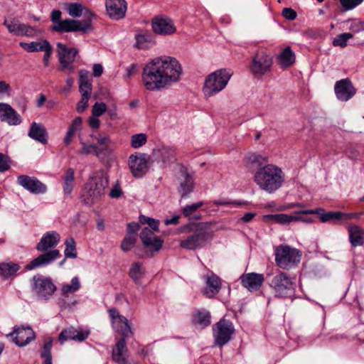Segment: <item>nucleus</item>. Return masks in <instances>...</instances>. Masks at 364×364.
Returning <instances> with one entry per match:
<instances>
[{
    "label": "nucleus",
    "instance_id": "obj_1",
    "mask_svg": "<svg viewBox=\"0 0 364 364\" xmlns=\"http://www.w3.org/2000/svg\"><path fill=\"white\" fill-rule=\"evenodd\" d=\"M182 67L173 57L160 56L151 60L144 68L143 82L147 90L168 89L178 82Z\"/></svg>",
    "mask_w": 364,
    "mask_h": 364
},
{
    "label": "nucleus",
    "instance_id": "obj_2",
    "mask_svg": "<svg viewBox=\"0 0 364 364\" xmlns=\"http://www.w3.org/2000/svg\"><path fill=\"white\" fill-rule=\"evenodd\" d=\"M60 240V235L55 231L47 232L43 235L39 242L36 245V250L44 253L33 259L26 265V269L31 270L38 267L46 266L60 257L58 250H48L55 247Z\"/></svg>",
    "mask_w": 364,
    "mask_h": 364
},
{
    "label": "nucleus",
    "instance_id": "obj_3",
    "mask_svg": "<svg viewBox=\"0 0 364 364\" xmlns=\"http://www.w3.org/2000/svg\"><path fill=\"white\" fill-rule=\"evenodd\" d=\"M285 180L282 169L273 164L258 168L254 173L253 181L259 188L267 193L279 190Z\"/></svg>",
    "mask_w": 364,
    "mask_h": 364
},
{
    "label": "nucleus",
    "instance_id": "obj_4",
    "mask_svg": "<svg viewBox=\"0 0 364 364\" xmlns=\"http://www.w3.org/2000/svg\"><path fill=\"white\" fill-rule=\"evenodd\" d=\"M178 231L189 234L186 239L180 242L181 247L186 250L203 247L213 237V230L208 223H192L180 228Z\"/></svg>",
    "mask_w": 364,
    "mask_h": 364
},
{
    "label": "nucleus",
    "instance_id": "obj_5",
    "mask_svg": "<svg viewBox=\"0 0 364 364\" xmlns=\"http://www.w3.org/2000/svg\"><path fill=\"white\" fill-rule=\"evenodd\" d=\"M109 184V177L104 171L96 172L85 184L81 195L82 202L91 206L100 200Z\"/></svg>",
    "mask_w": 364,
    "mask_h": 364
},
{
    "label": "nucleus",
    "instance_id": "obj_6",
    "mask_svg": "<svg viewBox=\"0 0 364 364\" xmlns=\"http://www.w3.org/2000/svg\"><path fill=\"white\" fill-rule=\"evenodd\" d=\"M62 12L60 10H53L50 21L53 23L51 31L58 33H70L81 31L87 33L92 30L91 18L79 21L73 18L61 19Z\"/></svg>",
    "mask_w": 364,
    "mask_h": 364
},
{
    "label": "nucleus",
    "instance_id": "obj_7",
    "mask_svg": "<svg viewBox=\"0 0 364 364\" xmlns=\"http://www.w3.org/2000/svg\"><path fill=\"white\" fill-rule=\"evenodd\" d=\"M269 285L273 290L274 295L281 298L293 296L296 287L294 278L283 272H279L273 276L269 282Z\"/></svg>",
    "mask_w": 364,
    "mask_h": 364
},
{
    "label": "nucleus",
    "instance_id": "obj_8",
    "mask_svg": "<svg viewBox=\"0 0 364 364\" xmlns=\"http://www.w3.org/2000/svg\"><path fill=\"white\" fill-rule=\"evenodd\" d=\"M300 251L288 245H280L275 250L277 265L284 269H289L300 262Z\"/></svg>",
    "mask_w": 364,
    "mask_h": 364
},
{
    "label": "nucleus",
    "instance_id": "obj_9",
    "mask_svg": "<svg viewBox=\"0 0 364 364\" xmlns=\"http://www.w3.org/2000/svg\"><path fill=\"white\" fill-rule=\"evenodd\" d=\"M232 72L230 70L220 69L209 74L204 82L206 91H222L225 88Z\"/></svg>",
    "mask_w": 364,
    "mask_h": 364
},
{
    "label": "nucleus",
    "instance_id": "obj_10",
    "mask_svg": "<svg viewBox=\"0 0 364 364\" xmlns=\"http://www.w3.org/2000/svg\"><path fill=\"white\" fill-rule=\"evenodd\" d=\"M32 289L38 298L47 300L54 294L56 287L51 279L36 275L32 279Z\"/></svg>",
    "mask_w": 364,
    "mask_h": 364
},
{
    "label": "nucleus",
    "instance_id": "obj_11",
    "mask_svg": "<svg viewBox=\"0 0 364 364\" xmlns=\"http://www.w3.org/2000/svg\"><path fill=\"white\" fill-rule=\"evenodd\" d=\"M213 337L215 343L219 346H223L230 339L235 332L232 323L226 319H220L213 327Z\"/></svg>",
    "mask_w": 364,
    "mask_h": 364
},
{
    "label": "nucleus",
    "instance_id": "obj_12",
    "mask_svg": "<svg viewBox=\"0 0 364 364\" xmlns=\"http://www.w3.org/2000/svg\"><path fill=\"white\" fill-rule=\"evenodd\" d=\"M57 53L60 64V70L64 72L71 73L74 70L73 62L78 53L75 48H68L62 43H57Z\"/></svg>",
    "mask_w": 364,
    "mask_h": 364
},
{
    "label": "nucleus",
    "instance_id": "obj_13",
    "mask_svg": "<svg viewBox=\"0 0 364 364\" xmlns=\"http://www.w3.org/2000/svg\"><path fill=\"white\" fill-rule=\"evenodd\" d=\"M16 183L33 194H43L47 191V186L37 178L27 175H20Z\"/></svg>",
    "mask_w": 364,
    "mask_h": 364
},
{
    "label": "nucleus",
    "instance_id": "obj_14",
    "mask_svg": "<svg viewBox=\"0 0 364 364\" xmlns=\"http://www.w3.org/2000/svg\"><path fill=\"white\" fill-rule=\"evenodd\" d=\"M272 58L264 52H259L255 55L250 67L255 75H262L269 71L272 65Z\"/></svg>",
    "mask_w": 364,
    "mask_h": 364
},
{
    "label": "nucleus",
    "instance_id": "obj_15",
    "mask_svg": "<svg viewBox=\"0 0 364 364\" xmlns=\"http://www.w3.org/2000/svg\"><path fill=\"white\" fill-rule=\"evenodd\" d=\"M7 336H11L13 341L20 347L26 346L36 337L35 333L29 326L15 328Z\"/></svg>",
    "mask_w": 364,
    "mask_h": 364
},
{
    "label": "nucleus",
    "instance_id": "obj_16",
    "mask_svg": "<svg viewBox=\"0 0 364 364\" xmlns=\"http://www.w3.org/2000/svg\"><path fill=\"white\" fill-rule=\"evenodd\" d=\"M129 166L134 177L143 176L147 171V159L146 154H132L129 158Z\"/></svg>",
    "mask_w": 364,
    "mask_h": 364
},
{
    "label": "nucleus",
    "instance_id": "obj_17",
    "mask_svg": "<svg viewBox=\"0 0 364 364\" xmlns=\"http://www.w3.org/2000/svg\"><path fill=\"white\" fill-rule=\"evenodd\" d=\"M92 137L97 142L95 144L97 146V157L102 159L109 156L112 152V141L108 135L98 134L97 135H92Z\"/></svg>",
    "mask_w": 364,
    "mask_h": 364
},
{
    "label": "nucleus",
    "instance_id": "obj_18",
    "mask_svg": "<svg viewBox=\"0 0 364 364\" xmlns=\"http://www.w3.org/2000/svg\"><path fill=\"white\" fill-rule=\"evenodd\" d=\"M112 360L117 364H137L129 358L126 341L119 339L112 350Z\"/></svg>",
    "mask_w": 364,
    "mask_h": 364
},
{
    "label": "nucleus",
    "instance_id": "obj_19",
    "mask_svg": "<svg viewBox=\"0 0 364 364\" xmlns=\"http://www.w3.org/2000/svg\"><path fill=\"white\" fill-rule=\"evenodd\" d=\"M152 28L159 35H171L176 31L173 21L167 17L155 18L152 21Z\"/></svg>",
    "mask_w": 364,
    "mask_h": 364
},
{
    "label": "nucleus",
    "instance_id": "obj_20",
    "mask_svg": "<svg viewBox=\"0 0 364 364\" xmlns=\"http://www.w3.org/2000/svg\"><path fill=\"white\" fill-rule=\"evenodd\" d=\"M106 9L108 15L114 19L124 17L127 11L125 0H107Z\"/></svg>",
    "mask_w": 364,
    "mask_h": 364
},
{
    "label": "nucleus",
    "instance_id": "obj_21",
    "mask_svg": "<svg viewBox=\"0 0 364 364\" xmlns=\"http://www.w3.org/2000/svg\"><path fill=\"white\" fill-rule=\"evenodd\" d=\"M0 119L9 125H18L21 122L20 115L9 105L0 103Z\"/></svg>",
    "mask_w": 364,
    "mask_h": 364
},
{
    "label": "nucleus",
    "instance_id": "obj_22",
    "mask_svg": "<svg viewBox=\"0 0 364 364\" xmlns=\"http://www.w3.org/2000/svg\"><path fill=\"white\" fill-rule=\"evenodd\" d=\"M242 285L250 291H257L262 286L264 276L262 274L249 273L240 277Z\"/></svg>",
    "mask_w": 364,
    "mask_h": 364
},
{
    "label": "nucleus",
    "instance_id": "obj_23",
    "mask_svg": "<svg viewBox=\"0 0 364 364\" xmlns=\"http://www.w3.org/2000/svg\"><path fill=\"white\" fill-rule=\"evenodd\" d=\"M303 210L295 212L292 215L287 214H275V215H266L267 218H270L276 223L279 224H288L291 222L296 221H303V222H309V220L304 218L302 215H304L301 212Z\"/></svg>",
    "mask_w": 364,
    "mask_h": 364
},
{
    "label": "nucleus",
    "instance_id": "obj_24",
    "mask_svg": "<svg viewBox=\"0 0 364 364\" xmlns=\"http://www.w3.org/2000/svg\"><path fill=\"white\" fill-rule=\"evenodd\" d=\"M220 289V279L213 273L208 274L206 277V287L203 290L204 295L208 298H212L219 292Z\"/></svg>",
    "mask_w": 364,
    "mask_h": 364
},
{
    "label": "nucleus",
    "instance_id": "obj_25",
    "mask_svg": "<svg viewBox=\"0 0 364 364\" xmlns=\"http://www.w3.org/2000/svg\"><path fill=\"white\" fill-rule=\"evenodd\" d=\"M303 214H316L319 215L320 220L323 223L338 220L342 218L343 213L339 211L325 212L322 208L305 210L301 212Z\"/></svg>",
    "mask_w": 364,
    "mask_h": 364
},
{
    "label": "nucleus",
    "instance_id": "obj_26",
    "mask_svg": "<svg viewBox=\"0 0 364 364\" xmlns=\"http://www.w3.org/2000/svg\"><path fill=\"white\" fill-rule=\"evenodd\" d=\"M181 183L178 189L182 197L187 196L193 190L194 181L193 177L186 169L181 170Z\"/></svg>",
    "mask_w": 364,
    "mask_h": 364
},
{
    "label": "nucleus",
    "instance_id": "obj_27",
    "mask_svg": "<svg viewBox=\"0 0 364 364\" xmlns=\"http://www.w3.org/2000/svg\"><path fill=\"white\" fill-rule=\"evenodd\" d=\"M141 242L145 247L148 248L149 257H152L154 253L158 252L162 247L164 241L159 237L148 239L145 235H140Z\"/></svg>",
    "mask_w": 364,
    "mask_h": 364
},
{
    "label": "nucleus",
    "instance_id": "obj_28",
    "mask_svg": "<svg viewBox=\"0 0 364 364\" xmlns=\"http://www.w3.org/2000/svg\"><path fill=\"white\" fill-rule=\"evenodd\" d=\"M28 136L43 144H47V133L45 127L36 122L31 124Z\"/></svg>",
    "mask_w": 364,
    "mask_h": 364
},
{
    "label": "nucleus",
    "instance_id": "obj_29",
    "mask_svg": "<svg viewBox=\"0 0 364 364\" xmlns=\"http://www.w3.org/2000/svg\"><path fill=\"white\" fill-rule=\"evenodd\" d=\"M194 325L203 328L210 324V314L205 309L196 310L193 314Z\"/></svg>",
    "mask_w": 364,
    "mask_h": 364
},
{
    "label": "nucleus",
    "instance_id": "obj_30",
    "mask_svg": "<svg viewBox=\"0 0 364 364\" xmlns=\"http://www.w3.org/2000/svg\"><path fill=\"white\" fill-rule=\"evenodd\" d=\"M63 193L67 197H70L75 186V171L72 168H68L63 177Z\"/></svg>",
    "mask_w": 364,
    "mask_h": 364
},
{
    "label": "nucleus",
    "instance_id": "obj_31",
    "mask_svg": "<svg viewBox=\"0 0 364 364\" xmlns=\"http://www.w3.org/2000/svg\"><path fill=\"white\" fill-rule=\"evenodd\" d=\"M245 164L247 166L256 165L262 167L269 161L268 157L258 154L254 152H248L245 154L244 158Z\"/></svg>",
    "mask_w": 364,
    "mask_h": 364
},
{
    "label": "nucleus",
    "instance_id": "obj_32",
    "mask_svg": "<svg viewBox=\"0 0 364 364\" xmlns=\"http://www.w3.org/2000/svg\"><path fill=\"white\" fill-rule=\"evenodd\" d=\"M20 269V266L11 262L0 263V277L6 279L14 277L17 272Z\"/></svg>",
    "mask_w": 364,
    "mask_h": 364
},
{
    "label": "nucleus",
    "instance_id": "obj_33",
    "mask_svg": "<svg viewBox=\"0 0 364 364\" xmlns=\"http://www.w3.org/2000/svg\"><path fill=\"white\" fill-rule=\"evenodd\" d=\"M349 237L353 247L362 245L364 242V230L357 225L349 227Z\"/></svg>",
    "mask_w": 364,
    "mask_h": 364
},
{
    "label": "nucleus",
    "instance_id": "obj_34",
    "mask_svg": "<svg viewBox=\"0 0 364 364\" xmlns=\"http://www.w3.org/2000/svg\"><path fill=\"white\" fill-rule=\"evenodd\" d=\"M49 42L45 39H38L31 43L21 42L19 46L28 53L42 51Z\"/></svg>",
    "mask_w": 364,
    "mask_h": 364
},
{
    "label": "nucleus",
    "instance_id": "obj_35",
    "mask_svg": "<svg viewBox=\"0 0 364 364\" xmlns=\"http://www.w3.org/2000/svg\"><path fill=\"white\" fill-rule=\"evenodd\" d=\"M279 63L283 68L291 66L295 61V55L290 47H287L278 58Z\"/></svg>",
    "mask_w": 364,
    "mask_h": 364
},
{
    "label": "nucleus",
    "instance_id": "obj_36",
    "mask_svg": "<svg viewBox=\"0 0 364 364\" xmlns=\"http://www.w3.org/2000/svg\"><path fill=\"white\" fill-rule=\"evenodd\" d=\"M92 75L90 73L85 70H82L79 73V87L80 91H87L92 90Z\"/></svg>",
    "mask_w": 364,
    "mask_h": 364
},
{
    "label": "nucleus",
    "instance_id": "obj_37",
    "mask_svg": "<svg viewBox=\"0 0 364 364\" xmlns=\"http://www.w3.org/2000/svg\"><path fill=\"white\" fill-rule=\"evenodd\" d=\"M114 328H116L121 333L122 338L125 341V338L132 335V331L129 325L128 319L124 318H120V321L118 324H114Z\"/></svg>",
    "mask_w": 364,
    "mask_h": 364
},
{
    "label": "nucleus",
    "instance_id": "obj_38",
    "mask_svg": "<svg viewBox=\"0 0 364 364\" xmlns=\"http://www.w3.org/2000/svg\"><path fill=\"white\" fill-rule=\"evenodd\" d=\"M67 11L68 14L73 18L80 17L83 14L84 11L89 14L90 16H93L92 14L90 13V11L80 3L68 4L67 5Z\"/></svg>",
    "mask_w": 364,
    "mask_h": 364
},
{
    "label": "nucleus",
    "instance_id": "obj_39",
    "mask_svg": "<svg viewBox=\"0 0 364 364\" xmlns=\"http://www.w3.org/2000/svg\"><path fill=\"white\" fill-rule=\"evenodd\" d=\"M23 25V23L16 18L5 19L4 22V26L7 28L8 31L15 36H21Z\"/></svg>",
    "mask_w": 364,
    "mask_h": 364
},
{
    "label": "nucleus",
    "instance_id": "obj_40",
    "mask_svg": "<svg viewBox=\"0 0 364 364\" xmlns=\"http://www.w3.org/2000/svg\"><path fill=\"white\" fill-rule=\"evenodd\" d=\"M136 43L135 47L138 49H145L147 48L149 44L151 41V36L150 33L147 32L140 33L135 36Z\"/></svg>",
    "mask_w": 364,
    "mask_h": 364
},
{
    "label": "nucleus",
    "instance_id": "obj_41",
    "mask_svg": "<svg viewBox=\"0 0 364 364\" xmlns=\"http://www.w3.org/2000/svg\"><path fill=\"white\" fill-rule=\"evenodd\" d=\"M53 346V340H49L46 342L43 346V349L41 351V357L43 359V364H53L51 348Z\"/></svg>",
    "mask_w": 364,
    "mask_h": 364
},
{
    "label": "nucleus",
    "instance_id": "obj_42",
    "mask_svg": "<svg viewBox=\"0 0 364 364\" xmlns=\"http://www.w3.org/2000/svg\"><path fill=\"white\" fill-rule=\"evenodd\" d=\"M144 272L145 271L141 264L135 262L130 268L129 276L135 282H139L144 274Z\"/></svg>",
    "mask_w": 364,
    "mask_h": 364
},
{
    "label": "nucleus",
    "instance_id": "obj_43",
    "mask_svg": "<svg viewBox=\"0 0 364 364\" xmlns=\"http://www.w3.org/2000/svg\"><path fill=\"white\" fill-rule=\"evenodd\" d=\"M65 250L64 251L65 257V258H76L77 257V252H76V245L75 242L73 237L68 238L65 242Z\"/></svg>",
    "mask_w": 364,
    "mask_h": 364
},
{
    "label": "nucleus",
    "instance_id": "obj_44",
    "mask_svg": "<svg viewBox=\"0 0 364 364\" xmlns=\"http://www.w3.org/2000/svg\"><path fill=\"white\" fill-rule=\"evenodd\" d=\"M159 151L164 163L171 162L175 159V150L172 147L163 146Z\"/></svg>",
    "mask_w": 364,
    "mask_h": 364
},
{
    "label": "nucleus",
    "instance_id": "obj_45",
    "mask_svg": "<svg viewBox=\"0 0 364 364\" xmlns=\"http://www.w3.org/2000/svg\"><path fill=\"white\" fill-rule=\"evenodd\" d=\"M80 288V283L77 277H73L70 284H64L62 287V292L64 295L68 294H73L79 290Z\"/></svg>",
    "mask_w": 364,
    "mask_h": 364
},
{
    "label": "nucleus",
    "instance_id": "obj_46",
    "mask_svg": "<svg viewBox=\"0 0 364 364\" xmlns=\"http://www.w3.org/2000/svg\"><path fill=\"white\" fill-rule=\"evenodd\" d=\"M355 90L349 78L338 80L334 85V91H353Z\"/></svg>",
    "mask_w": 364,
    "mask_h": 364
},
{
    "label": "nucleus",
    "instance_id": "obj_47",
    "mask_svg": "<svg viewBox=\"0 0 364 364\" xmlns=\"http://www.w3.org/2000/svg\"><path fill=\"white\" fill-rule=\"evenodd\" d=\"M353 37L351 33H343L337 36L333 41L334 46H340L344 48L347 46V42L349 39Z\"/></svg>",
    "mask_w": 364,
    "mask_h": 364
},
{
    "label": "nucleus",
    "instance_id": "obj_48",
    "mask_svg": "<svg viewBox=\"0 0 364 364\" xmlns=\"http://www.w3.org/2000/svg\"><path fill=\"white\" fill-rule=\"evenodd\" d=\"M147 141V136L145 134L140 133L134 134L131 138V145L133 148L137 149L142 146Z\"/></svg>",
    "mask_w": 364,
    "mask_h": 364
},
{
    "label": "nucleus",
    "instance_id": "obj_49",
    "mask_svg": "<svg viewBox=\"0 0 364 364\" xmlns=\"http://www.w3.org/2000/svg\"><path fill=\"white\" fill-rule=\"evenodd\" d=\"M75 329L73 327L65 329L59 335L58 341L63 344L68 340H74Z\"/></svg>",
    "mask_w": 364,
    "mask_h": 364
},
{
    "label": "nucleus",
    "instance_id": "obj_50",
    "mask_svg": "<svg viewBox=\"0 0 364 364\" xmlns=\"http://www.w3.org/2000/svg\"><path fill=\"white\" fill-rule=\"evenodd\" d=\"M136 237L134 236L128 235L122 242L121 248L124 252L129 251L136 243Z\"/></svg>",
    "mask_w": 364,
    "mask_h": 364
},
{
    "label": "nucleus",
    "instance_id": "obj_51",
    "mask_svg": "<svg viewBox=\"0 0 364 364\" xmlns=\"http://www.w3.org/2000/svg\"><path fill=\"white\" fill-rule=\"evenodd\" d=\"M38 33H41L40 30L36 28L35 27L23 23L21 36L26 37H34Z\"/></svg>",
    "mask_w": 364,
    "mask_h": 364
},
{
    "label": "nucleus",
    "instance_id": "obj_52",
    "mask_svg": "<svg viewBox=\"0 0 364 364\" xmlns=\"http://www.w3.org/2000/svg\"><path fill=\"white\" fill-rule=\"evenodd\" d=\"M343 9V11L351 10L360 4L363 0H339Z\"/></svg>",
    "mask_w": 364,
    "mask_h": 364
},
{
    "label": "nucleus",
    "instance_id": "obj_53",
    "mask_svg": "<svg viewBox=\"0 0 364 364\" xmlns=\"http://www.w3.org/2000/svg\"><path fill=\"white\" fill-rule=\"evenodd\" d=\"M80 144L82 146L81 149L79 151L80 154H94L96 156L97 146L95 145V144H87L84 141H80Z\"/></svg>",
    "mask_w": 364,
    "mask_h": 364
},
{
    "label": "nucleus",
    "instance_id": "obj_54",
    "mask_svg": "<svg viewBox=\"0 0 364 364\" xmlns=\"http://www.w3.org/2000/svg\"><path fill=\"white\" fill-rule=\"evenodd\" d=\"M140 222L141 223L148 224L152 231L154 230L159 232V220L145 216H141Z\"/></svg>",
    "mask_w": 364,
    "mask_h": 364
},
{
    "label": "nucleus",
    "instance_id": "obj_55",
    "mask_svg": "<svg viewBox=\"0 0 364 364\" xmlns=\"http://www.w3.org/2000/svg\"><path fill=\"white\" fill-rule=\"evenodd\" d=\"M203 202L202 201L191 205H188L183 208V213L185 216H190L192 213L203 206Z\"/></svg>",
    "mask_w": 364,
    "mask_h": 364
},
{
    "label": "nucleus",
    "instance_id": "obj_56",
    "mask_svg": "<svg viewBox=\"0 0 364 364\" xmlns=\"http://www.w3.org/2000/svg\"><path fill=\"white\" fill-rule=\"evenodd\" d=\"M91 92H83L81 100L77 105V111L82 112L87 107V102L90 97Z\"/></svg>",
    "mask_w": 364,
    "mask_h": 364
},
{
    "label": "nucleus",
    "instance_id": "obj_57",
    "mask_svg": "<svg viewBox=\"0 0 364 364\" xmlns=\"http://www.w3.org/2000/svg\"><path fill=\"white\" fill-rule=\"evenodd\" d=\"M107 110V106L103 102H96L92 107V115L100 117Z\"/></svg>",
    "mask_w": 364,
    "mask_h": 364
},
{
    "label": "nucleus",
    "instance_id": "obj_58",
    "mask_svg": "<svg viewBox=\"0 0 364 364\" xmlns=\"http://www.w3.org/2000/svg\"><path fill=\"white\" fill-rule=\"evenodd\" d=\"M10 161L8 156L2 153H0V171L4 172L10 168Z\"/></svg>",
    "mask_w": 364,
    "mask_h": 364
},
{
    "label": "nucleus",
    "instance_id": "obj_59",
    "mask_svg": "<svg viewBox=\"0 0 364 364\" xmlns=\"http://www.w3.org/2000/svg\"><path fill=\"white\" fill-rule=\"evenodd\" d=\"M350 30L355 33L364 31V21L360 20H354L350 26Z\"/></svg>",
    "mask_w": 364,
    "mask_h": 364
},
{
    "label": "nucleus",
    "instance_id": "obj_60",
    "mask_svg": "<svg viewBox=\"0 0 364 364\" xmlns=\"http://www.w3.org/2000/svg\"><path fill=\"white\" fill-rule=\"evenodd\" d=\"M109 314L111 318L112 319V323L118 324V322L120 321V318H124V316L119 314V311L115 308H112L109 309Z\"/></svg>",
    "mask_w": 364,
    "mask_h": 364
},
{
    "label": "nucleus",
    "instance_id": "obj_61",
    "mask_svg": "<svg viewBox=\"0 0 364 364\" xmlns=\"http://www.w3.org/2000/svg\"><path fill=\"white\" fill-rule=\"evenodd\" d=\"M213 203L218 205H236L239 206L242 204V203L236 201V200H228L225 199H220L217 200L213 201Z\"/></svg>",
    "mask_w": 364,
    "mask_h": 364
},
{
    "label": "nucleus",
    "instance_id": "obj_62",
    "mask_svg": "<svg viewBox=\"0 0 364 364\" xmlns=\"http://www.w3.org/2000/svg\"><path fill=\"white\" fill-rule=\"evenodd\" d=\"M282 15L284 18L290 21L294 20L297 16L296 12L291 8H284L282 11Z\"/></svg>",
    "mask_w": 364,
    "mask_h": 364
},
{
    "label": "nucleus",
    "instance_id": "obj_63",
    "mask_svg": "<svg viewBox=\"0 0 364 364\" xmlns=\"http://www.w3.org/2000/svg\"><path fill=\"white\" fill-rule=\"evenodd\" d=\"M42 51L44 52L43 62H44L45 65L47 66L48 65V62H49V60H50V58L51 56V53L53 51V48H52L51 45L50 44V43H48L47 44V46H46V48L43 49Z\"/></svg>",
    "mask_w": 364,
    "mask_h": 364
},
{
    "label": "nucleus",
    "instance_id": "obj_64",
    "mask_svg": "<svg viewBox=\"0 0 364 364\" xmlns=\"http://www.w3.org/2000/svg\"><path fill=\"white\" fill-rule=\"evenodd\" d=\"M81 124H82V118L78 117H76L75 119H74V120L73 121L71 125L70 126V127L68 128V130L71 131L72 132L75 133L77 132V130H78L79 129H80V127H81Z\"/></svg>",
    "mask_w": 364,
    "mask_h": 364
}]
</instances>
